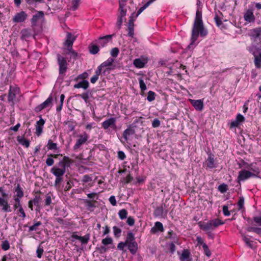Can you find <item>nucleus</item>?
I'll return each mask as SVG.
<instances>
[{
  "instance_id": "nucleus-1",
  "label": "nucleus",
  "mask_w": 261,
  "mask_h": 261,
  "mask_svg": "<svg viewBox=\"0 0 261 261\" xmlns=\"http://www.w3.org/2000/svg\"><path fill=\"white\" fill-rule=\"evenodd\" d=\"M207 35V31L204 28L202 20V13L198 10L196 13V16L192 30L191 38L192 43H194L197 40L199 35L201 37H204Z\"/></svg>"
},
{
  "instance_id": "nucleus-2",
  "label": "nucleus",
  "mask_w": 261,
  "mask_h": 261,
  "mask_svg": "<svg viewBox=\"0 0 261 261\" xmlns=\"http://www.w3.org/2000/svg\"><path fill=\"white\" fill-rule=\"evenodd\" d=\"M71 163V160L68 157L64 156L58 166H55L51 169L50 172L56 176L54 184L55 187H57L63 181V176L66 172V167H69Z\"/></svg>"
},
{
  "instance_id": "nucleus-3",
  "label": "nucleus",
  "mask_w": 261,
  "mask_h": 261,
  "mask_svg": "<svg viewBox=\"0 0 261 261\" xmlns=\"http://www.w3.org/2000/svg\"><path fill=\"white\" fill-rule=\"evenodd\" d=\"M223 222L218 219H214L207 222H199L200 228L204 231H212L219 226L222 225Z\"/></svg>"
},
{
  "instance_id": "nucleus-4",
  "label": "nucleus",
  "mask_w": 261,
  "mask_h": 261,
  "mask_svg": "<svg viewBox=\"0 0 261 261\" xmlns=\"http://www.w3.org/2000/svg\"><path fill=\"white\" fill-rule=\"evenodd\" d=\"M57 60L59 66V77L63 80L67 69V63L65 58L60 54L57 55Z\"/></svg>"
},
{
  "instance_id": "nucleus-5",
  "label": "nucleus",
  "mask_w": 261,
  "mask_h": 261,
  "mask_svg": "<svg viewBox=\"0 0 261 261\" xmlns=\"http://www.w3.org/2000/svg\"><path fill=\"white\" fill-rule=\"evenodd\" d=\"M20 89L16 86H10L8 94V100L12 105H14L17 99V97L19 95Z\"/></svg>"
},
{
  "instance_id": "nucleus-6",
  "label": "nucleus",
  "mask_w": 261,
  "mask_h": 261,
  "mask_svg": "<svg viewBox=\"0 0 261 261\" xmlns=\"http://www.w3.org/2000/svg\"><path fill=\"white\" fill-rule=\"evenodd\" d=\"M77 139H76V142L73 147V149L75 151L77 150L82 145L87 142L89 136L87 133L84 132L81 134L77 135Z\"/></svg>"
},
{
  "instance_id": "nucleus-7",
  "label": "nucleus",
  "mask_w": 261,
  "mask_h": 261,
  "mask_svg": "<svg viewBox=\"0 0 261 261\" xmlns=\"http://www.w3.org/2000/svg\"><path fill=\"white\" fill-rule=\"evenodd\" d=\"M44 18V12L42 11H37L36 14L34 15L31 19V23L32 28L34 30L35 28L38 25L40 20Z\"/></svg>"
},
{
  "instance_id": "nucleus-8",
  "label": "nucleus",
  "mask_w": 261,
  "mask_h": 261,
  "mask_svg": "<svg viewBox=\"0 0 261 261\" xmlns=\"http://www.w3.org/2000/svg\"><path fill=\"white\" fill-rule=\"evenodd\" d=\"M14 201V208L15 210H17V214L24 219L26 217V215L21 204L20 200L18 198H15Z\"/></svg>"
},
{
  "instance_id": "nucleus-9",
  "label": "nucleus",
  "mask_w": 261,
  "mask_h": 261,
  "mask_svg": "<svg viewBox=\"0 0 261 261\" xmlns=\"http://www.w3.org/2000/svg\"><path fill=\"white\" fill-rule=\"evenodd\" d=\"M20 39L21 40H27V39L33 36L35 38V36L37 34L35 32V29L34 30L30 28L23 29L20 32Z\"/></svg>"
},
{
  "instance_id": "nucleus-10",
  "label": "nucleus",
  "mask_w": 261,
  "mask_h": 261,
  "mask_svg": "<svg viewBox=\"0 0 261 261\" xmlns=\"http://www.w3.org/2000/svg\"><path fill=\"white\" fill-rule=\"evenodd\" d=\"M116 118L115 117H111L105 120L102 123L101 126L102 128L107 130L109 127L115 129L116 128Z\"/></svg>"
},
{
  "instance_id": "nucleus-11",
  "label": "nucleus",
  "mask_w": 261,
  "mask_h": 261,
  "mask_svg": "<svg viewBox=\"0 0 261 261\" xmlns=\"http://www.w3.org/2000/svg\"><path fill=\"white\" fill-rule=\"evenodd\" d=\"M253 175L254 174H252L251 172L248 170H241L239 172L237 180L238 181L240 182L241 181H245L251 177H254Z\"/></svg>"
},
{
  "instance_id": "nucleus-12",
  "label": "nucleus",
  "mask_w": 261,
  "mask_h": 261,
  "mask_svg": "<svg viewBox=\"0 0 261 261\" xmlns=\"http://www.w3.org/2000/svg\"><path fill=\"white\" fill-rule=\"evenodd\" d=\"M249 51L252 54L254 57V65L256 68H261V50L258 51V54L254 50L253 47L249 49Z\"/></svg>"
},
{
  "instance_id": "nucleus-13",
  "label": "nucleus",
  "mask_w": 261,
  "mask_h": 261,
  "mask_svg": "<svg viewBox=\"0 0 261 261\" xmlns=\"http://www.w3.org/2000/svg\"><path fill=\"white\" fill-rule=\"evenodd\" d=\"M148 58L145 56H141L139 58L136 59L134 60V65L138 68H142L145 67V65L148 63Z\"/></svg>"
},
{
  "instance_id": "nucleus-14",
  "label": "nucleus",
  "mask_w": 261,
  "mask_h": 261,
  "mask_svg": "<svg viewBox=\"0 0 261 261\" xmlns=\"http://www.w3.org/2000/svg\"><path fill=\"white\" fill-rule=\"evenodd\" d=\"M246 165L245 168L251 172L252 174H254V177H258V174L260 172V170L259 167L256 166V163H251L250 164L245 163Z\"/></svg>"
},
{
  "instance_id": "nucleus-15",
  "label": "nucleus",
  "mask_w": 261,
  "mask_h": 261,
  "mask_svg": "<svg viewBox=\"0 0 261 261\" xmlns=\"http://www.w3.org/2000/svg\"><path fill=\"white\" fill-rule=\"evenodd\" d=\"M52 101L53 98L52 96L50 95L47 98V99L45 101H44L40 105L37 106L35 108V112L37 113L41 111L43 109L51 106L52 105Z\"/></svg>"
},
{
  "instance_id": "nucleus-16",
  "label": "nucleus",
  "mask_w": 261,
  "mask_h": 261,
  "mask_svg": "<svg viewBox=\"0 0 261 261\" xmlns=\"http://www.w3.org/2000/svg\"><path fill=\"white\" fill-rule=\"evenodd\" d=\"M28 15L24 11H21L16 13L13 18V21L15 23L24 22L27 18Z\"/></svg>"
},
{
  "instance_id": "nucleus-17",
  "label": "nucleus",
  "mask_w": 261,
  "mask_h": 261,
  "mask_svg": "<svg viewBox=\"0 0 261 261\" xmlns=\"http://www.w3.org/2000/svg\"><path fill=\"white\" fill-rule=\"evenodd\" d=\"M0 206L1 207L2 211L4 212H12V208L8 203V201L1 197H0Z\"/></svg>"
},
{
  "instance_id": "nucleus-18",
  "label": "nucleus",
  "mask_w": 261,
  "mask_h": 261,
  "mask_svg": "<svg viewBox=\"0 0 261 261\" xmlns=\"http://www.w3.org/2000/svg\"><path fill=\"white\" fill-rule=\"evenodd\" d=\"M114 62V59L112 58H108L106 61L102 63L100 65L102 68L106 67L107 68L103 70V73H105L108 70H113L115 67H111L113 63Z\"/></svg>"
},
{
  "instance_id": "nucleus-19",
  "label": "nucleus",
  "mask_w": 261,
  "mask_h": 261,
  "mask_svg": "<svg viewBox=\"0 0 261 261\" xmlns=\"http://www.w3.org/2000/svg\"><path fill=\"white\" fill-rule=\"evenodd\" d=\"M244 18L245 20L247 22H254L255 18L253 14V9L252 8H250L246 10L244 13Z\"/></svg>"
},
{
  "instance_id": "nucleus-20",
  "label": "nucleus",
  "mask_w": 261,
  "mask_h": 261,
  "mask_svg": "<svg viewBox=\"0 0 261 261\" xmlns=\"http://www.w3.org/2000/svg\"><path fill=\"white\" fill-rule=\"evenodd\" d=\"M75 40V37L73 36L71 33H67L66 41L64 43V46L66 47V48H72V45Z\"/></svg>"
},
{
  "instance_id": "nucleus-21",
  "label": "nucleus",
  "mask_w": 261,
  "mask_h": 261,
  "mask_svg": "<svg viewBox=\"0 0 261 261\" xmlns=\"http://www.w3.org/2000/svg\"><path fill=\"white\" fill-rule=\"evenodd\" d=\"M189 101L197 111H201L203 109V102L202 100L189 99Z\"/></svg>"
},
{
  "instance_id": "nucleus-22",
  "label": "nucleus",
  "mask_w": 261,
  "mask_h": 261,
  "mask_svg": "<svg viewBox=\"0 0 261 261\" xmlns=\"http://www.w3.org/2000/svg\"><path fill=\"white\" fill-rule=\"evenodd\" d=\"M244 121V117L242 115L238 114L237 115L236 119L231 121L230 123V127L232 128L238 127L241 123L243 122Z\"/></svg>"
},
{
  "instance_id": "nucleus-23",
  "label": "nucleus",
  "mask_w": 261,
  "mask_h": 261,
  "mask_svg": "<svg viewBox=\"0 0 261 261\" xmlns=\"http://www.w3.org/2000/svg\"><path fill=\"white\" fill-rule=\"evenodd\" d=\"M45 124V120L40 117L39 121H37L36 125V134L39 136L42 133L43 125Z\"/></svg>"
},
{
  "instance_id": "nucleus-24",
  "label": "nucleus",
  "mask_w": 261,
  "mask_h": 261,
  "mask_svg": "<svg viewBox=\"0 0 261 261\" xmlns=\"http://www.w3.org/2000/svg\"><path fill=\"white\" fill-rule=\"evenodd\" d=\"M113 36V35H108L99 37L98 39V44L100 46L105 47L107 45V43L112 40Z\"/></svg>"
},
{
  "instance_id": "nucleus-25",
  "label": "nucleus",
  "mask_w": 261,
  "mask_h": 261,
  "mask_svg": "<svg viewBox=\"0 0 261 261\" xmlns=\"http://www.w3.org/2000/svg\"><path fill=\"white\" fill-rule=\"evenodd\" d=\"M164 230L163 224L160 222H156L154 226L151 228L150 232L152 233H156L159 231L163 232Z\"/></svg>"
},
{
  "instance_id": "nucleus-26",
  "label": "nucleus",
  "mask_w": 261,
  "mask_h": 261,
  "mask_svg": "<svg viewBox=\"0 0 261 261\" xmlns=\"http://www.w3.org/2000/svg\"><path fill=\"white\" fill-rule=\"evenodd\" d=\"M191 253L188 249H184L179 257L180 261H192V259L190 258Z\"/></svg>"
},
{
  "instance_id": "nucleus-27",
  "label": "nucleus",
  "mask_w": 261,
  "mask_h": 261,
  "mask_svg": "<svg viewBox=\"0 0 261 261\" xmlns=\"http://www.w3.org/2000/svg\"><path fill=\"white\" fill-rule=\"evenodd\" d=\"M126 4L122 2L119 3V15L118 17L123 18L125 16L126 14V9L125 8Z\"/></svg>"
},
{
  "instance_id": "nucleus-28",
  "label": "nucleus",
  "mask_w": 261,
  "mask_h": 261,
  "mask_svg": "<svg viewBox=\"0 0 261 261\" xmlns=\"http://www.w3.org/2000/svg\"><path fill=\"white\" fill-rule=\"evenodd\" d=\"M127 246L132 254H134L137 252L138 250V244L135 241L127 243Z\"/></svg>"
},
{
  "instance_id": "nucleus-29",
  "label": "nucleus",
  "mask_w": 261,
  "mask_h": 261,
  "mask_svg": "<svg viewBox=\"0 0 261 261\" xmlns=\"http://www.w3.org/2000/svg\"><path fill=\"white\" fill-rule=\"evenodd\" d=\"M89 86V83L88 81L86 80H83L77 84H76L74 85V88H83L85 90L87 89Z\"/></svg>"
},
{
  "instance_id": "nucleus-30",
  "label": "nucleus",
  "mask_w": 261,
  "mask_h": 261,
  "mask_svg": "<svg viewBox=\"0 0 261 261\" xmlns=\"http://www.w3.org/2000/svg\"><path fill=\"white\" fill-rule=\"evenodd\" d=\"M251 36L254 38L255 39L258 38L261 39V28H256L251 31Z\"/></svg>"
},
{
  "instance_id": "nucleus-31",
  "label": "nucleus",
  "mask_w": 261,
  "mask_h": 261,
  "mask_svg": "<svg viewBox=\"0 0 261 261\" xmlns=\"http://www.w3.org/2000/svg\"><path fill=\"white\" fill-rule=\"evenodd\" d=\"M64 51L65 54L69 55L70 58L76 59L77 57V53L73 50L72 48H64Z\"/></svg>"
},
{
  "instance_id": "nucleus-32",
  "label": "nucleus",
  "mask_w": 261,
  "mask_h": 261,
  "mask_svg": "<svg viewBox=\"0 0 261 261\" xmlns=\"http://www.w3.org/2000/svg\"><path fill=\"white\" fill-rule=\"evenodd\" d=\"M207 167L209 168H213L215 167V159L214 155L210 154L206 161Z\"/></svg>"
},
{
  "instance_id": "nucleus-33",
  "label": "nucleus",
  "mask_w": 261,
  "mask_h": 261,
  "mask_svg": "<svg viewBox=\"0 0 261 261\" xmlns=\"http://www.w3.org/2000/svg\"><path fill=\"white\" fill-rule=\"evenodd\" d=\"M17 140L19 144L27 148L29 147L30 146V141L23 137L18 136L17 137Z\"/></svg>"
},
{
  "instance_id": "nucleus-34",
  "label": "nucleus",
  "mask_w": 261,
  "mask_h": 261,
  "mask_svg": "<svg viewBox=\"0 0 261 261\" xmlns=\"http://www.w3.org/2000/svg\"><path fill=\"white\" fill-rule=\"evenodd\" d=\"M135 133V131L133 129L129 127L126 129L123 133V137L125 139V141L128 140L127 137Z\"/></svg>"
},
{
  "instance_id": "nucleus-35",
  "label": "nucleus",
  "mask_w": 261,
  "mask_h": 261,
  "mask_svg": "<svg viewBox=\"0 0 261 261\" xmlns=\"http://www.w3.org/2000/svg\"><path fill=\"white\" fill-rule=\"evenodd\" d=\"M147 3L142 7H141L138 11L137 16L140 15L146 8H147L151 3L156 0H147Z\"/></svg>"
},
{
  "instance_id": "nucleus-36",
  "label": "nucleus",
  "mask_w": 261,
  "mask_h": 261,
  "mask_svg": "<svg viewBox=\"0 0 261 261\" xmlns=\"http://www.w3.org/2000/svg\"><path fill=\"white\" fill-rule=\"evenodd\" d=\"M15 191L17 193V198H18L20 199V198L23 196V191L19 184H17L15 189Z\"/></svg>"
},
{
  "instance_id": "nucleus-37",
  "label": "nucleus",
  "mask_w": 261,
  "mask_h": 261,
  "mask_svg": "<svg viewBox=\"0 0 261 261\" xmlns=\"http://www.w3.org/2000/svg\"><path fill=\"white\" fill-rule=\"evenodd\" d=\"M240 233H241V236L243 238V241L245 242V243H246V244L249 246V247L250 248H252L253 247V245H252V241L250 240V239L249 238H248L245 234L242 233L241 231H240Z\"/></svg>"
},
{
  "instance_id": "nucleus-38",
  "label": "nucleus",
  "mask_w": 261,
  "mask_h": 261,
  "mask_svg": "<svg viewBox=\"0 0 261 261\" xmlns=\"http://www.w3.org/2000/svg\"><path fill=\"white\" fill-rule=\"evenodd\" d=\"M127 211L125 209H122L118 212V215L121 220L125 219L127 216Z\"/></svg>"
},
{
  "instance_id": "nucleus-39",
  "label": "nucleus",
  "mask_w": 261,
  "mask_h": 261,
  "mask_svg": "<svg viewBox=\"0 0 261 261\" xmlns=\"http://www.w3.org/2000/svg\"><path fill=\"white\" fill-rule=\"evenodd\" d=\"M47 146L48 150H56L57 149V144L54 143L51 140H48Z\"/></svg>"
},
{
  "instance_id": "nucleus-40",
  "label": "nucleus",
  "mask_w": 261,
  "mask_h": 261,
  "mask_svg": "<svg viewBox=\"0 0 261 261\" xmlns=\"http://www.w3.org/2000/svg\"><path fill=\"white\" fill-rule=\"evenodd\" d=\"M113 230L114 232V235L116 238H119L121 236V233L122 230L120 228L118 227L115 226L113 227Z\"/></svg>"
},
{
  "instance_id": "nucleus-41",
  "label": "nucleus",
  "mask_w": 261,
  "mask_h": 261,
  "mask_svg": "<svg viewBox=\"0 0 261 261\" xmlns=\"http://www.w3.org/2000/svg\"><path fill=\"white\" fill-rule=\"evenodd\" d=\"M134 235L132 232H128L127 234L126 239L125 240V242L128 243L129 242L135 241V240Z\"/></svg>"
},
{
  "instance_id": "nucleus-42",
  "label": "nucleus",
  "mask_w": 261,
  "mask_h": 261,
  "mask_svg": "<svg viewBox=\"0 0 261 261\" xmlns=\"http://www.w3.org/2000/svg\"><path fill=\"white\" fill-rule=\"evenodd\" d=\"M89 51L93 55L96 54L99 51V47L96 45H92L89 47Z\"/></svg>"
},
{
  "instance_id": "nucleus-43",
  "label": "nucleus",
  "mask_w": 261,
  "mask_h": 261,
  "mask_svg": "<svg viewBox=\"0 0 261 261\" xmlns=\"http://www.w3.org/2000/svg\"><path fill=\"white\" fill-rule=\"evenodd\" d=\"M89 239H90V235H89V234H87L86 235H85L83 237L80 236L79 240L81 241V242L82 244H86L88 243Z\"/></svg>"
},
{
  "instance_id": "nucleus-44",
  "label": "nucleus",
  "mask_w": 261,
  "mask_h": 261,
  "mask_svg": "<svg viewBox=\"0 0 261 261\" xmlns=\"http://www.w3.org/2000/svg\"><path fill=\"white\" fill-rule=\"evenodd\" d=\"M129 25H128V35L130 37H133L134 35V28H133V22H132L131 20H129Z\"/></svg>"
},
{
  "instance_id": "nucleus-45",
  "label": "nucleus",
  "mask_w": 261,
  "mask_h": 261,
  "mask_svg": "<svg viewBox=\"0 0 261 261\" xmlns=\"http://www.w3.org/2000/svg\"><path fill=\"white\" fill-rule=\"evenodd\" d=\"M2 249L5 251L8 250L10 248V244L7 240H5L2 242L1 245Z\"/></svg>"
},
{
  "instance_id": "nucleus-46",
  "label": "nucleus",
  "mask_w": 261,
  "mask_h": 261,
  "mask_svg": "<svg viewBox=\"0 0 261 261\" xmlns=\"http://www.w3.org/2000/svg\"><path fill=\"white\" fill-rule=\"evenodd\" d=\"M42 224V223L40 221H37L34 223V224L32 226H31L29 227V231H32L37 230V227L39 226H40Z\"/></svg>"
},
{
  "instance_id": "nucleus-47",
  "label": "nucleus",
  "mask_w": 261,
  "mask_h": 261,
  "mask_svg": "<svg viewBox=\"0 0 261 261\" xmlns=\"http://www.w3.org/2000/svg\"><path fill=\"white\" fill-rule=\"evenodd\" d=\"M101 243L104 245H108L112 244L113 240L111 237H107L105 239H102Z\"/></svg>"
},
{
  "instance_id": "nucleus-48",
  "label": "nucleus",
  "mask_w": 261,
  "mask_h": 261,
  "mask_svg": "<svg viewBox=\"0 0 261 261\" xmlns=\"http://www.w3.org/2000/svg\"><path fill=\"white\" fill-rule=\"evenodd\" d=\"M155 93L152 91H149L148 93L147 99L149 101H152L155 99Z\"/></svg>"
},
{
  "instance_id": "nucleus-49",
  "label": "nucleus",
  "mask_w": 261,
  "mask_h": 261,
  "mask_svg": "<svg viewBox=\"0 0 261 261\" xmlns=\"http://www.w3.org/2000/svg\"><path fill=\"white\" fill-rule=\"evenodd\" d=\"M119 53V50L117 47L113 48L111 51V55L113 57H117Z\"/></svg>"
},
{
  "instance_id": "nucleus-50",
  "label": "nucleus",
  "mask_w": 261,
  "mask_h": 261,
  "mask_svg": "<svg viewBox=\"0 0 261 261\" xmlns=\"http://www.w3.org/2000/svg\"><path fill=\"white\" fill-rule=\"evenodd\" d=\"M218 190L222 193H225L228 190L227 186L224 184H221L218 187Z\"/></svg>"
},
{
  "instance_id": "nucleus-51",
  "label": "nucleus",
  "mask_w": 261,
  "mask_h": 261,
  "mask_svg": "<svg viewBox=\"0 0 261 261\" xmlns=\"http://www.w3.org/2000/svg\"><path fill=\"white\" fill-rule=\"evenodd\" d=\"M85 203L86 204L87 207L89 209L92 207H95L94 203L91 200H85Z\"/></svg>"
},
{
  "instance_id": "nucleus-52",
  "label": "nucleus",
  "mask_w": 261,
  "mask_h": 261,
  "mask_svg": "<svg viewBox=\"0 0 261 261\" xmlns=\"http://www.w3.org/2000/svg\"><path fill=\"white\" fill-rule=\"evenodd\" d=\"M203 248L205 254L208 257L210 256L211 255V252L210 250H209L207 245L206 244H203Z\"/></svg>"
},
{
  "instance_id": "nucleus-53",
  "label": "nucleus",
  "mask_w": 261,
  "mask_h": 261,
  "mask_svg": "<svg viewBox=\"0 0 261 261\" xmlns=\"http://www.w3.org/2000/svg\"><path fill=\"white\" fill-rule=\"evenodd\" d=\"M77 96L82 97L86 103L88 102V99L89 98V96L88 92L84 93L82 94H78L77 95Z\"/></svg>"
},
{
  "instance_id": "nucleus-54",
  "label": "nucleus",
  "mask_w": 261,
  "mask_h": 261,
  "mask_svg": "<svg viewBox=\"0 0 261 261\" xmlns=\"http://www.w3.org/2000/svg\"><path fill=\"white\" fill-rule=\"evenodd\" d=\"M244 198L243 197H240L239 198V201L238 202V205L239 206V209L241 210L244 207Z\"/></svg>"
},
{
  "instance_id": "nucleus-55",
  "label": "nucleus",
  "mask_w": 261,
  "mask_h": 261,
  "mask_svg": "<svg viewBox=\"0 0 261 261\" xmlns=\"http://www.w3.org/2000/svg\"><path fill=\"white\" fill-rule=\"evenodd\" d=\"M140 88L142 91H144L146 89V84L142 79H139Z\"/></svg>"
},
{
  "instance_id": "nucleus-56",
  "label": "nucleus",
  "mask_w": 261,
  "mask_h": 261,
  "mask_svg": "<svg viewBox=\"0 0 261 261\" xmlns=\"http://www.w3.org/2000/svg\"><path fill=\"white\" fill-rule=\"evenodd\" d=\"M43 247H41V246H38V247L37 249V251H36V253L37 254V257L38 258H41L42 256V255L43 254Z\"/></svg>"
},
{
  "instance_id": "nucleus-57",
  "label": "nucleus",
  "mask_w": 261,
  "mask_h": 261,
  "mask_svg": "<svg viewBox=\"0 0 261 261\" xmlns=\"http://www.w3.org/2000/svg\"><path fill=\"white\" fill-rule=\"evenodd\" d=\"M160 125V121L156 118V119H154L153 121H152V126L153 127V128H156V127H159Z\"/></svg>"
},
{
  "instance_id": "nucleus-58",
  "label": "nucleus",
  "mask_w": 261,
  "mask_h": 261,
  "mask_svg": "<svg viewBox=\"0 0 261 261\" xmlns=\"http://www.w3.org/2000/svg\"><path fill=\"white\" fill-rule=\"evenodd\" d=\"M214 20L215 21V22H216L217 25L218 27H220L222 23L221 18L219 17L218 15H216L214 17Z\"/></svg>"
},
{
  "instance_id": "nucleus-59",
  "label": "nucleus",
  "mask_w": 261,
  "mask_h": 261,
  "mask_svg": "<svg viewBox=\"0 0 261 261\" xmlns=\"http://www.w3.org/2000/svg\"><path fill=\"white\" fill-rule=\"evenodd\" d=\"M51 202V198L49 194H47L45 196V204L49 205Z\"/></svg>"
},
{
  "instance_id": "nucleus-60",
  "label": "nucleus",
  "mask_w": 261,
  "mask_h": 261,
  "mask_svg": "<svg viewBox=\"0 0 261 261\" xmlns=\"http://www.w3.org/2000/svg\"><path fill=\"white\" fill-rule=\"evenodd\" d=\"M81 0H72V5H73V10H75L77 9Z\"/></svg>"
},
{
  "instance_id": "nucleus-61",
  "label": "nucleus",
  "mask_w": 261,
  "mask_h": 261,
  "mask_svg": "<svg viewBox=\"0 0 261 261\" xmlns=\"http://www.w3.org/2000/svg\"><path fill=\"white\" fill-rule=\"evenodd\" d=\"M127 224L129 226H133L135 224V219L133 217L129 216L126 221Z\"/></svg>"
},
{
  "instance_id": "nucleus-62",
  "label": "nucleus",
  "mask_w": 261,
  "mask_h": 261,
  "mask_svg": "<svg viewBox=\"0 0 261 261\" xmlns=\"http://www.w3.org/2000/svg\"><path fill=\"white\" fill-rule=\"evenodd\" d=\"M87 197L89 199H98L97 193H96L95 192L88 194Z\"/></svg>"
},
{
  "instance_id": "nucleus-63",
  "label": "nucleus",
  "mask_w": 261,
  "mask_h": 261,
  "mask_svg": "<svg viewBox=\"0 0 261 261\" xmlns=\"http://www.w3.org/2000/svg\"><path fill=\"white\" fill-rule=\"evenodd\" d=\"M223 213L225 216H228L230 215V212L228 211V207L227 205H224L223 206Z\"/></svg>"
},
{
  "instance_id": "nucleus-64",
  "label": "nucleus",
  "mask_w": 261,
  "mask_h": 261,
  "mask_svg": "<svg viewBox=\"0 0 261 261\" xmlns=\"http://www.w3.org/2000/svg\"><path fill=\"white\" fill-rule=\"evenodd\" d=\"M253 220L258 225L261 226V216L254 217Z\"/></svg>"
}]
</instances>
